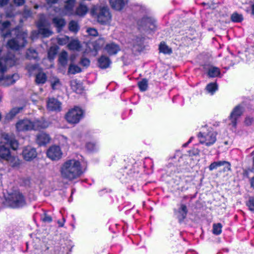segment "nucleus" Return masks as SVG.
<instances>
[{
  "label": "nucleus",
  "mask_w": 254,
  "mask_h": 254,
  "mask_svg": "<svg viewBox=\"0 0 254 254\" xmlns=\"http://www.w3.org/2000/svg\"><path fill=\"white\" fill-rule=\"evenodd\" d=\"M83 172L80 162L75 159L66 161L60 168L62 178L69 181L77 179Z\"/></svg>",
  "instance_id": "obj_1"
},
{
  "label": "nucleus",
  "mask_w": 254,
  "mask_h": 254,
  "mask_svg": "<svg viewBox=\"0 0 254 254\" xmlns=\"http://www.w3.org/2000/svg\"><path fill=\"white\" fill-rule=\"evenodd\" d=\"M91 16L102 25H109L112 21V15L108 6L97 5L90 10Z\"/></svg>",
  "instance_id": "obj_2"
},
{
  "label": "nucleus",
  "mask_w": 254,
  "mask_h": 254,
  "mask_svg": "<svg viewBox=\"0 0 254 254\" xmlns=\"http://www.w3.org/2000/svg\"><path fill=\"white\" fill-rule=\"evenodd\" d=\"M8 50L7 55L5 58H0V72H3L15 64V53L16 51V41L12 39L7 44Z\"/></svg>",
  "instance_id": "obj_3"
},
{
  "label": "nucleus",
  "mask_w": 254,
  "mask_h": 254,
  "mask_svg": "<svg viewBox=\"0 0 254 254\" xmlns=\"http://www.w3.org/2000/svg\"><path fill=\"white\" fill-rule=\"evenodd\" d=\"M49 125L50 123L43 119L35 120L33 122L28 120H23L17 123V130L25 131L46 128Z\"/></svg>",
  "instance_id": "obj_4"
},
{
  "label": "nucleus",
  "mask_w": 254,
  "mask_h": 254,
  "mask_svg": "<svg viewBox=\"0 0 254 254\" xmlns=\"http://www.w3.org/2000/svg\"><path fill=\"white\" fill-rule=\"evenodd\" d=\"M14 142L10 139L8 135L3 134L1 137L0 145V157L7 161H10L12 159L11 150L14 151L15 148Z\"/></svg>",
  "instance_id": "obj_5"
},
{
  "label": "nucleus",
  "mask_w": 254,
  "mask_h": 254,
  "mask_svg": "<svg viewBox=\"0 0 254 254\" xmlns=\"http://www.w3.org/2000/svg\"><path fill=\"white\" fill-rule=\"evenodd\" d=\"M216 135L217 133L211 128H207L205 126L202 127L201 130L197 136L200 143L209 146L216 142Z\"/></svg>",
  "instance_id": "obj_6"
},
{
  "label": "nucleus",
  "mask_w": 254,
  "mask_h": 254,
  "mask_svg": "<svg viewBox=\"0 0 254 254\" xmlns=\"http://www.w3.org/2000/svg\"><path fill=\"white\" fill-rule=\"evenodd\" d=\"M83 111L78 107H75L68 111L65 118L66 121L71 124L78 123L83 117Z\"/></svg>",
  "instance_id": "obj_7"
},
{
  "label": "nucleus",
  "mask_w": 254,
  "mask_h": 254,
  "mask_svg": "<svg viewBox=\"0 0 254 254\" xmlns=\"http://www.w3.org/2000/svg\"><path fill=\"white\" fill-rule=\"evenodd\" d=\"M244 109L242 106L240 105L236 106L232 110L229 116V120L230 121V125L234 128H236L237 124V120L242 115Z\"/></svg>",
  "instance_id": "obj_8"
},
{
  "label": "nucleus",
  "mask_w": 254,
  "mask_h": 254,
  "mask_svg": "<svg viewBox=\"0 0 254 254\" xmlns=\"http://www.w3.org/2000/svg\"><path fill=\"white\" fill-rule=\"evenodd\" d=\"M47 155L52 160H58L62 157V152L59 146L54 145L47 150Z\"/></svg>",
  "instance_id": "obj_9"
},
{
  "label": "nucleus",
  "mask_w": 254,
  "mask_h": 254,
  "mask_svg": "<svg viewBox=\"0 0 254 254\" xmlns=\"http://www.w3.org/2000/svg\"><path fill=\"white\" fill-rule=\"evenodd\" d=\"M224 166L223 171L227 172L231 171V164L226 161H215L210 164L208 168L210 171L217 169L218 167Z\"/></svg>",
  "instance_id": "obj_10"
},
{
  "label": "nucleus",
  "mask_w": 254,
  "mask_h": 254,
  "mask_svg": "<svg viewBox=\"0 0 254 254\" xmlns=\"http://www.w3.org/2000/svg\"><path fill=\"white\" fill-rule=\"evenodd\" d=\"M47 108L50 111L59 112L62 109V103L58 99L49 98L47 102Z\"/></svg>",
  "instance_id": "obj_11"
},
{
  "label": "nucleus",
  "mask_w": 254,
  "mask_h": 254,
  "mask_svg": "<svg viewBox=\"0 0 254 254\" xmlns=\"http://www.w3.org/2000/svg\"><path fill=\"white\" fill-rule=\"evenodd\" d=\"M120 50V46L114 42H111L106 44L104 48L105 52L110 56L117 54Z\"/></svg>",
  "instance_id": "obj_12"
},
{
  "label": "nucleus",
  "mask_w": 254,
  "mask_h": 254,
  "mask_svg": "<svg viewBox=\"0 0 254 254\" xmlns=\"http://www.w3.org/2000/svg\"><path fill=\"white\" fill-rule=\"evenodd\" d=\"M22 155L26 161H30L37 156L36 150L30 146L25 147L22 151Z\"/></svg>",
  "instance_id": "obj_13"
},
{
  "label": "nucleus",
  "mask_w": 254,
  "mask_h": 254,
  "mask_svg": "<svg viewBox=\"0 0 254 254\" xmlns=\"http://www.w3.org/2000/svg\"><path fill=\"white\" fill-rule=\"evenodd\" d=\"M37 26L39 29V32L44 37H48L51 36L53 32L48 27H46V22L40 20L37 23Z\"/></svg>",
  "instance_id": "obj_14"
},
{
  "label": "nucleus",
  "mask_w": 254,
  "mask_h": 254,
  "mask_svg": "<svg viewBox=\"0 0 254 254\" xmlns=\"http://www.w3.org/2000/svg\"><path fill=\"white\" fill-rule=\"evenodd\" d=\"M128 1V0H109L111 7L117 11L123 9Z\"/></svg>",
  "instance_id": "obj_15"
},
{
  "label": "nucleus",
  "mask_w": 254,
  "mask_h": 254,
  "mask_svg": "<svg viewBox=\"0 0 254 254\" xmlns=\"http://www.w3.org/2000/svg\"><path fill=\"white\" fill-rule=\"evenodd\" d=\"M140 26L144 27L146 29L153 30L155 28V21L149 17L143 18L139 24Z\"/></svg>",
  "instance_id": "obj_16"
},
{
  "label": "nucleus",
  "mask_w": 254,
  "mask_h": 254,
  "mask_svg": "<svg viewBox=\"0 0 254 254\" xmlns=\"http://www.w3.org/2000/svg\"><path fill=\"white\" fill-rule=\"evenodd\" d=\"M50 138L49 136L43 132L39 133L36 138V142L40 146L44 145L48 143L50 141Z\"/></svg>",
  "instance_id": "obj_17"
},
{
  "label": "nucleus",
  "mask_w": 254,
  "mask_h": 254,
  "mask_svg": "<svg viewBox=\"0 0 254 254\" xmlns=\"http://www.w3.org/2000/svg\"><path fill=\"white\" fill-rule=\"evenodd\" d=\"M75 2V0H67L66 1L62 14L64 15L72 14L73 8Z\"/></svg>",
  "instance_id": "obj_18"
},
{
  "label": "nucleus",
  "mask_w": 254,
  "mask_h": 254,
  "mask_svg": "<svg viewBox=\"0 0 254 254\" xmlns=\"http://www.w3.org/2000/svg\"><path fill=\"white\" fill-rule=\"evenodd\" d=\"M27 37V34L26 32H22L21 34L17 33V50L18 47H22L25 45Z\"/></svg>",
  "instance_id": "obj_19"
},
{
  "label": "nucleus",
  "mask_w": 254,
  "mask_h": 254,
  "mask_svg": "<svg viewBox=\"0 0 254 254\" xmlns=\"http://www.w3.org/2000/svg\"><path fill=\"white\" fill-rule=\"evenodd\" d=\"M98 64L100 68H106L109 66L111 64V61L108 57L105 56H102L98 59Z\"/></svg>",
  "instance_id": "obj_20"
},
{
  "label": "nucleus",
  "mask_w": 254,
  "mask_h": 254,
  "mask_svg": "<svg viewBox=\"0 0 254 254\" xmlns=\"http://www.w3.org/2000/svg\"><path fill=\"white\" fill-rule=\"evenodd\" d=\"M10 23L8 21H5L1 23L0 30L1 33L4 37H6L10 33Z\"/></svg>",
  "instance_id": "obj_21"
},
{
  "label": "nucleus",
  "mask_w": 254,
  "mask_h": 254,
  "mask_svg": "<svg viewBox=\"0 0 254 254\" xmlns=\"http://www.w3.org/2000/svg\"><path fill=\"white\" fill-rule=\"evenodd\" d=\"M26 204V198L20 192H17V208H21Z\"/></svg>",
  "instance_id": "obj_22"
},
{
  "label": "nucleus",
  "mask_w": 254,
  "mask_h": 254,
  "mask_svg": "<svg viewBox=\"0 0 254 254\" xmlns=\"http://www.w3.org/2000/svg\"><path fill=\"white\" fill-rule=\"evenodd\" d=\"M88 10V9L87 6L85 4L81 3L77 7L75 13L76 15L79 16H84L87 13Z\"/></svg>",
  "instance_id": "obj_23"
},
{
  "label": "nucleus",
  "mask_w": 254,
  "mask_h": 254,
  "mask_svg": "<svg viewBox=\"0 0 254 254\" xmlns=\"http://www.w3.org/2000/svg\"><path fill=\"white\" fill-rule=\"evenodd\" d=\"M188 212L187 206L184 204H181L180 208L178 211V217L180 220H184L187 215Z\"/></svg>",
  "instance_id": "obj_24"
},
{
  "label": "nucleus",
  "mask_w": 254,
  "mask_h": 254,
  "mask_svg": "<svg viewBox=\"0 0 254 254\" xmlns=\"http://www.w3.org/2000/svg\"><path fill=\"white\" fill-rule=\"evenodd\" d=\"M53 22L55 26L58 28V31L59 32L60 29L65 25V22L64 19L62 18L55 17L53 19Z\"/></svg>",
  "instance_id": "obj_25"
},
{
  "label": "nucleus",
  "mask_w": 254,
  "mask_h": 254,
  "mask_svg": "<svg viewBox=\"0 0 254 254\" xmlns=\"http://www.w3.org/2000/svg\"><path fill=\"white\" fill-rule=\"evenodd\" d=\"M67 53L65 51H63L59 55V61L60 64L63 65L65 66L67 63Z\"/></svg>",
  "instance_id": "obj_26"
},
{
  "label": "nucleus",
  "mask_w": 254,
  "mask_h": 254,
  "mask_svg": "<svg viewBox=\"0 0 254 254\" xmlns=\"http://www.w3.org/2000/svg\"><path fill=\"white\" fill-rule=\"evenodd\" d=\"M220 74V70L219 68L212 66L210 67L208 71V75L209 77H215Z\"/></svg>",
  "instance_id": "obj_27"
},
{
  "label": "nucleus",
  "mask_w": 254,
  "mask_h": 254,
  "mask_svg": "<svg viewBox=\"0 0 254 254\" xmlns=\"http://www.w3.org/2000/svg\"><path fill=\"white\" fill-rule=\"evenodd\" d=\"M81 71V68L77 65L71 64L68 67V72L72 74H75Z\"/></svg>",
  "instance_id": "obj_28"
},
{
  "label": "nucleus",
  "mask_w": 254,
  "mask_h": 254,
  "mask_svg": "<svg viewBox=\"0 0 254 254\" xmlns=\"http://www.w3.org/2000/svg\"><path fill=\"white\" fill-rule=\"evenodd\" d=\"M47 80L46 74L42 72H39L36 75V82L38 84H44Z\"/></svg>",
  "instance_id": "obj_29"
},
{
  "label": "nucleus",
  "mask_w": 254,
  "mask_h": 254,
  "mask_svg": "<svg viewBox=\"0 0 254 254\" xmlns=\"http://www.w3.org/2000/svg\"><path fill=\"white\" fill-rule=\"evenodd\" d=\"M105 42V40L104 38H99L94 43L93 46L94 50L96 51L100 50L103 46Z\"/></svg>",
  "instance_id": "obj_30"
},
{
  "label": "nucleus",
  "mask_w": 254,
  "mask_h": 254,
  "mask_svg": "<svg viewBox=\"0 0 254 254\" xmlns=\"http://www.w3.org/2000/svg\"><path fill=\"white\" fill-rule=\"evenodd\" d=\"M69 49L71 50L78 51L80 48L79 42L77 40H72L67 45Z\"/></svg>",
  "instance_id": "obj_31"
},
{
  "label": "nucleus",
  "mask_w": 254,
  "mask_h": 254,
  "mask_svg": "<svg viewBox=\"0 0 254 254\" xmlns=\"http://www.w3.org/2000/svg\"><path fill=\"white\" fill-rule=\"evenodd\" d=\"M70 86L71 89L77 93L80 92L81 87L80 84L76 79H73L70 81Z\"/></svg>",
  "instance_id": "obj_32"
},
{
  "label": "nucleus",
  "mask_w": 254,
  "mask_h": 254,
  "mask_svg": "<svg viewBox=\"0 0 254 254\" xmlns=\"http://www.w3.org/2000/svg\"><path fill=\"white\" fill-rule=\"evenodd\" d=\"M159 50L160 52H162L165 54H169L172 53L171 49H170L164 43H160L159 46Z\"/></svg>",
  "instance_id": "obj_33"
},
{
  "label": "nucleus",
  "mask_w": 254,
  "mask_h": 254,
  "mask_svg": "<svg viewBox=\"0 0 254 254\" xmlns=\"http://www.w3.org/2000/svg\"><path fill=\"white\" fill-rule=\"evenodd\" d=\"M222 225L221 223H215L213 225L212 232L215 235H219L222 232Z\"/></svg>",
  "instance_id": "obj_34"
},
{
  "label": "nucleus",
  "mask_w": 254,
  "mask_h": 254,
  "mask_svg": "<svg viewBox=\"0 0 254 254\" xmlns=\"http://www.w3.org/2000/svg\"><path fill=\"white\" fill-rule=\"evenodd\" d=\"M51 84L53 89H57L60 87L61 83L59 79L56 77H53L50 79Z\"/></svg>",
  "instance_id": "obj_35"
},
{
  "label": "nucleus",
  "mask_w": 254,
  "mask_h": 254,
  "mask_svg": "<svg viewBox=\"0 0 254 254\" xmlns=\"http://www.w3.org/2000/svg\"><path fill=\"white\" fill-rule=\"evenodd\" d=\"M206 89L208 93L212 95L217 90V85L215 83H210L207 85Z\"/></svg>",
  "instance_id": "obj_36"
},
{
  "label": "nucleus",
  "mask_w": 254,
  "mask_h": 254,
  "mask_svg": "<svg viewBox=\"0 0 254 254\" xmlns=\"http://www.w3.org/2000/svg\"><path fill=\"white\" fill-rule=\"evenodd\" d=\"M26 56L29 59H36L38 57V53L35 50L29 49L26 53Z\"/></svg>",
  "instance_id": "obj_37"
},
{
  "label": "nucleus",
  "mask_w": 254,
  "mask_h": 254,
  "mask_svg": "<svg viewBox=\"0 0 254 254\" xmlns=\"http://www.w3.org/2000/svg\"><path fill=\"white\" fill-rule=\"evenodd\" d=\"M139 89L142 91H146L148 88V81L146 79H143L138 82Z\"/></svg>",
  "instance_id": "obj_38"
},
{
  "label": "nucleus",
  "mask_w": 254,
  "mask_h": 254,
  "mask_svg": "<svg viewBox=\"0 0 254 254\" xmlns=\"http://www.w3.org/2000/svg\"><path fill=\"white\" fill-rule=\"evenodd\" d=\"M231 19L234 22H240L243 20V17L242 14L235 12L232 14Z\"/></svg>",
  "instance_id": "obj_39"
},
{
  "label": "nucleus",
  "mask_w": 254,
  "mask_h": 254,
  "mask_svg": "<svg viewBox=\"0 0 254 254\" xmlns=\"http://www.w3.org/2000/svg\"><path fill=\"white\" fill-rule=\"evenodd\" d=\"M58 43L60 45H64L69 41V37L66 36H59L57 38Z\"/></svg>",
  "instance_id": "obj_40"
},
{
  "label": "nucleus",
  "mask_w": 254,
  "mask_h": 254,
  "mask_svg": "<svg viewBox=\"0 0 254 254\" xmlns=\"http://www.w3.org/2000/svg\"><path fill=\"white\" fill-rule=\"evenodd\" d=\"M69 29L70 31L76 32L79 29L77 23L74 21H71L69 23Z\"/></svg>",
  "instance_id": "obj_41"
},
{
  "label": "nucleus",
  "mask_w": 254,
  "mask_h": 254,
  "mask_svg": "<svg viewBox=\"0 0 254 254\" xmlns=\"http://www.w3.org/2000/svg\"><path fill=\"white\" fill-rule=\"evenodd\" d=\"M57 54V49L55 47H51L48 52V58L51 60L53 59Z\"/></svg>",
  "instance_id": "obj_42"
},
{
  "label": "nucleus",
  "mask_w": 254,
  "mask_h": 254,
  "mask_svg": "<svg viewBox=\"0 0 254 254\" xmlns=\"http://www.w3.org/2000/svg\"><path fill=\"white\" fill-rule=\"evenodd\" d=\"M13 75L11 76H7L6 77H2L0 79V81H5L6 82L7 85H9L14 82V80L13 79Z\"/></svg>",
  "instance_id": "obj_43"
},
{
  "label": "nucleus",
  "mask_w": 254,
  "mask_h": 254,
  "mask_svg": "<svg viewBox=\"0 0 254 254\" xmlns=\"http://www.w3.org/2000/svg\"><path fill=\"white\" fill-rule=\"evenodd\" d=\"M247 205L251 211L254 212V197H251L249 199Z\"/></svg>",
  "instance_id": "obj_44"
},
{
  "label": "nucleus",
  "mask_w": 254,
  "mask_h": 254,
  "mask_svg": "<svg viewBox=\"0 0 254 254\" xmlns=\"http://www.w3.org/2000/svg\"><path fill=\"white\" fill-rule=\"evenodd\" d=\"M86 32L90 36H98V33L97 30L93 28H89L87 29Z\"/></svg>",
  "instance_id": "obj_45"
},
{
  "label": "nucleus",
  "mask_w": 254,
  "mask_h": 254,
  "mask_svg": "<svg viewBox=\"0 0 254 254\" xmlns=\"http://www.w3.org/2000/svg\"><path fill=\"white\" fill-rule=\"evenodd\" d=\"M254 121V119L253 117H252L251 116H247L245 118L244 123L246 126H251L252 125Z\"/></svg>",
  "instance_id": "obj_46"
},
{
  "label": "nucleus",
  "mask_w": 254,
  "mask_h": 254,
  "mask_svg": "<svg viewBox=\"0 0 254 254\" xmlns=\"http://www.w3.org/2000/svg\"><path fill=\"white\" fill-rule=\"evenodd\" d=\"M41 219L43 220V221H44L45 222L50 223V222H52V217L46 213H45L43 215V216L42 217Z\"/></svg>",
  "instance_id": "obj_47"
},
{
  "label": "nucleus",
  "mask_w": 254,
  "mask_h": 254,
  "mask_svg": "<svg viewBox=\"0 0 254 254\" xmlns=\"http://www.w3.org/2000/svg\"><path fill=\"white\" fill-rule=\"evenodd\" d=\"M37 67L36 64L28 65L27 66V69L30 74H32L34 70H36Z\"/></svg>",
  "instance_id": "obj_48"
},
{
  "label": "nucleus",
  "mask_w": 254,
  "mask_h": 254,
  "mask_svg": "<svg viewBox=\"0 0 254 254\" xmlns=\"http://www.w3.org/2000/svg\"><path fill=\"white\" fill-rule=\"evenodd\" d=\"M80 64L84 66H88L90 64V61L87 58H82L80 61Z\"/></svg>",
  "instance_id": "obj_49"
},
{
  "label": "nucleus",
  "mask_w": 254,
  "mask_h": 254,
  "mask_svg": "<svg viewBox=\"0 0 254 254\" xmlns=\"http://www.w3.org/2000/svg\"><path fill=\"white\" fill-rule=\"evenodd\" d=\"M16 115V111L12 110L7 115V118L8 119H11L13 118Z\"/></svg>",
  "instance_id": "obj_50"
},
{
  "label": "nucleus",
  "mask_w": 254,
  "mask_h": 254,
  "mask_svg": "<svg viewBox=\"0 0 254 254\" xmlns=\"http://www.w3.org/2000/svg\"><path fill=\"white\" fill-rule=\"evenodd\" d=\"M86 147L89 150L93 151L95 148V145L94 143L90 142L86 144Z\"/></svg>",
  "instance_id": "obj_51"
},
{
  "label": "nucleus",
  "mask_w": 254,
  "mask_h": 254,
  "mask_svg": "<svg viewBox=\"0 0 254 254\" xmlns=\"http://www.w3.org/2000/svg\"><path fill=\"white\" fill-rule=\"evenodd\" d=\"M25 17H28V16H29L31 14V12H30V11L28 9H25L24 10V11L23 12V14H22Z\"/></svg>",
  "instance_id": "obj_52"
},
{
  "label": "nucleus",
  "mask_w": 254,
  "mask_h": 254,
  "mask_svg": "<svg viewBox=\"0 0 254 254\" xmlns=\"http://www.w3.org/2000/svg\"><path fill=\"white\" fill-rule=\"evenodd\" d=\"M47 4L51 6L52 4L55 3L57 2L58 0H46Z\"/></svg>",
  "instance_id": "obj_53"
},
{
  "label": "nucleus",
  "mask_w": 254,
  "mask_h": 254,
  "mask_svg": "<svg viewBox=\"0 0 254 254\" xmlns=\"http://www.w3.org/2000/svg\"><path fill=\"white\" fill-rule=\"evenodd\" d=\"M9 0H0V5L1 6H3L6 5L8 1Z\"/></svg>",
  "instance_id": "obj_54"
},
{
  "label": "nucleus",
  "mask_w": 254,
  "mask_h": 254,
  "mask_svg": "<svg viewBox=\"0 0 254 254\" xmlns=\"http://www.w3.org/2000/svg\"><path fill=\"white\" fill-rule=\"evenodd\" d=\"M76 55H75V54H72L70 56V61L71 62H74V61H75V59H76Z\"/></svg>",
  "instance_id": "obj_55"
},
{
  "label": "nucleus",
  "mask_w": 254,
  "mask_h": 254,
  "mask_svg": "<svg viewBox=\"0 0 254 254\" xmlns=\"http://www.w3.org/2000/svg\"><path fill=\"white\" fill-rule=\"evenodd\" d=\"M24 1V0H17V6L23 4Z\"/></svg>",
  "instance_id": "obj_56"
},
{
  "label": "nucleus",
  "mask_w": 254,
  "mask_h": 254,
  "mask_svg": "<svg viewBox=\"0 0 254 254\" xmlns=\"http://www.w3.org/2000/svg\"><path fill=\"white\" fill-rule=\"evenodd\" d=\"M64 222H61L60 221H58L59 227H63L64 225V222L65 221L64 219H63Z\"/></svg>",
  "instance_id": "obj_57"
},
{
  "label": "nucleus",
  "mask_w": 254,
  "mask_h": 254,
  "mask_svg": "<svg viewBox=\"0 0 254 254\" xmlns=\"http://www.w3.org/2000/svg\"><path fill=\"white\" fill-rule=\"evenodd\" d=\"M251 187L254 189V177L251 180Z\"/></svg>",
  "instance_id": "obj_58"
},
{
  "label": "nucleus",
  "mask_w": 254,
  "mask_h": 254,
  "mask_svg": "<svg viewBox=\"0 0 254 254\" xmlns=\"http://www.w3.org/2000/svg\"><path fill=\"white\" fill-rule=\"evenodd\" d=\"M192 139V137H190V139H189V140L188 141V142L187 143H185V144L183 145V146H184V147H186V146H187V145L189 143H190L191 142V141Z\"/></svg>",
  "instance_id": "obj_59"
},
{
  "label": "nucleus",
  "mask_w": 254,
  "mask_h": 254,
  "mask_svg": "<svg viewBox=\"0 0 254 254\" xmlns=\"http://www.w3.org/2000/svg\"><path fill=\"white\" fill-rule=\"evenodd\" d=\"M252 14L254 15V4L252 6Z\"/></svg>",
  "instance_id": "obj_60"
},
{
  "label": "nucleus",
  "mask_w": 254,
  "mask_h": 254,
  "mask_svg": "<svg viewBox=\"0 0 254 254\" xmlns=\"http://www.w3.org/2000/svg\"><path fill=\"white\" fill-rule=\"evenodd\" d=\"M13 204L11 205L12 207H14V205H15V200L13 199Z\"/></svg>",
  "instance_id": "obj_61"
},
{
  "label": "nucleus",
  "mask_w": 254,
  "mask_h": 254,
  "mask_svg": "<svg viewBox=\"0 0 254 254\" xmlns=\"http://www.w3.org/2000/svg\"><path fill=\"white\" fill-rule=\"evenodd\" d=\"M22 108H20V109H17L16 112L17 113V112H19L20 110H22Z\"/></svg>",
  "instance_id": "obj_62"
},
{
  "label": "nucleus",
  "mask_w": 254,
  "mask_h": 254,
  "mask_svg": "<svg viewBox=\"0 0 254 254\" xmlns=\"http://www.w3.org/2000/svg\"><path fill=\"white\" fill-rule=\"evenodd\" d=\"M37 7H38V6H37V5H35V8H37Z\"/></svg>",
  "instance_id": "obj_63"
}]
</instances>
